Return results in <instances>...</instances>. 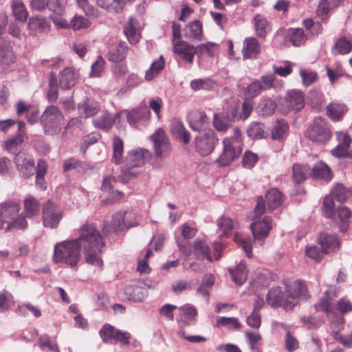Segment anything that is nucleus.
<instances>
[{
    "label": "nucleus",
    "mask_w": 352,
    "mask_h": 352,
    "mask_svg": "<svg viewBox=\"0 0 352 352\" xmlns=\"http://www.w3.org/2000/svg\"><path fill=\"white\" fill-rule=\"evenodd\" d=\"M323 215L329 219H333L335 217V204L333 198L331 195H326L322 203Z\"/></svg>",
    "instance_id": "48"
},
{
    "label": "nucleus",
    "mask_w": 352,
    "mask_h": 352,
    "mask_svg": "<svg viewBox=\"0 0 352 352\" xmlns=\"http://www.w3.org/2000/svg\"><path fill=\"white\" fill-rule=\"evenodd\" d=\"M113 120L108 113H103L93 120L94 125L98 129H107L112 126Z\"/></svg>",
    "instance_id": "51"
},
{
    "label": "nucleus",
    "mask_w": 352,
    "mask_h": 352,
    "mask_svg": "<svg viewBox=\"0 0 352 352\" xmlns=\"http://www.w3.org/2000/svg\"><path fill=\"white\" fill-rule=\"evenodd\" d=\"M256 201L254 208L256 218L251 223L250 229L254 241H261V244H262L272 229V218L266 216L262 220L259 219L261 216L265 212L266 207L262 196H258Z\"/></svg>",
    "instance_id": "3"
},
{
    "label": "nucleus",
    "mask_w": 352,
    "mask_h": 352,
    "mask_svg": "<svg viewBox=\"0 0 352 352\" xmlns=\"http://www.w3.org/2000/svg\"><path fill=\"white\" fill-rule=\"evenodd\" d=\"M263 91L261 82L258 80H255L251 82L246 88L245 95L250 98H255Z\"/></svg>",
    "instance_id": "58"
},
{
    "label": "nucleus",
    "mask_w": 352,
    "mask_h": 352,
    "mask_svg": "<svg viewBox=\"0 0 352 352\" xmlns=\"http://www.w3.org/2000/svg\"><path fill=\"white\" fill-rule=\"evenodd\" d=\"M151 138L153 143L156 157L162 158L170 153L171 146L169 138L163 129H157Z\"/></svg>",
    "instance_id": "11"
},
{
    "label": "nucleus",
    "mask_w": 352,
    "mask_h": 352,
    "mask_svg": "<svg viewBox=\"0 0 352 352\" xmlns=\"http://www.w3.org/2000/svg\"><path fill=\"white\" fill-rule=\"evenodd\" d=\"M104 246L102 236L96 225L85 222L79 228L78 238L55 245L53 259L55 263H64L74 267L80 261V250H82L86 254L87 263L102 267L103 261L99 255Z\"/></svg>",
    "instance_id": "1"
},
{
    "label": "nucleus",
    "mask_w": 352,
    "mask_h": 352,
    "mask_svg": "<svg viewBox=\"0 0 352 352\" xmlns=\"http://www.w3.org/2000/svg\"><path fill=\"white\" fill-rule=\"evenodd\" d=\"M318 242L324 254L333 252L340 249V241L335 234L321 233L318 238Z\"/></svg>",
    "instance_id": "15"
},
{
    "label": "nucleus",
    "mask_w": 352,
    "mask_h": 352,
    "mask_svg": "<svg viewBox=\"0 0 352 352\" xmlns=\"http://www.w3.org/2000/svg\"><path fill=\"white\" fill-rule=\"evenodd\" d=\"M178 309L179 315L177 322L179 325V329H184V327L192 325L195 322L197 311L193 305L186 304L179 307Z\"/></svg>",
    "instance_id": "14"
},
{
    "label": "nucleus",
    "mask_w": 352,
    "mask_h": 352,
    "mask_svg": "<svg viewBox=\"0 0 352 352\" xmlns=\"http://www.w3.org/2000/svg\"><path fill=\"white\" fill-rule=\"evenodd\" d=\"M289 42L295 47H299L305 43L307 37L302 28H290L288 30Z\"/></svg>",
    "instance_id": "35"
},
{
    "label": "nucleus",
    "mask_w": 352,
    "mask_h": 352,
    "mask_svg": "<svg viewBox=\"0 0 352 352\" xmlns=\"http://www.w3.org/2000/svg\"><path fill=\"white\" fill-rule=\"evenodd\" d=\"M287 293L289 296L294 297L295 300V306L298 303V299H307L309 294L305 285L302 280H296L292 285L287 286Z\"/></svg>",
    "instance_id": "17"
},
{
    "label": "nucleus",
    "mask_w": 352,
    "mask_h": 352,
    "mask_svg": "<svg viewBox=\"0 0 352 352\" xmlns=\"http://www.w3.org/2000/svg\"><path fill=\"white\" fill-rule=\"evenodd\" d=\"M124 32L128 41L131 44L137 43L140 38L138 22L131 17L124 27Z\"/></svg>",
    "instance_id": "26"
},
{
    "label": "nucleus",
    "mask_w": 352,
    "mask_h": 352,
    "mask_svg": "<svg viewBox=\"0 0 352 352\" xmlns=\"http://www.w3.org/2000/svg\"><path fill=\"white\" fill-rule=\"evenodd\" d=\"M10 6L16 20L21 22H25L27 20L28 12L22 0H11Z\"/></svg>",
    "instance_id": "32"
},
{
    "label": "nucleus",
    "mask_w": 352,
    "mask_h": 352,
    "mask_svg": "<svg viewBox=\"0 0 352 352\" xmlns=\"http://www.w3.org/2000/svg\"><path fill=\"white\" fill-rule=\"evenodd\" d=\"M184 36L192 41H201L203 36L201 22L196 20L186 25Z\"/></svg>",
    "instance_id": "27"
},
{
    "label": "nucleus",
    "mask_w": 352,
    "mask_h": 352,
    "mask_svg": "<svg viewBox=\"0 0 352 352\" xmlns=\"http://www.w3.org/2000/svg\"><path fill=\"white\" fill-rule=\"evenodd\" d=\"M100 110L99 104L90 98H86L78 104V111L80 118H88L94 116Z\"/></svg>",
    "instance_id": "16"
},
{
    "label": "nucleus",
    "mask_w": 352,
    "mask_h": 352,
    "mask_svg": "<svg viewBox=\"0 0 352 352\" xmlns=\"http://www.w3.org/2000/svg\"><path fill=\"white\" fill-rule=\"evenodd\" d=\"M289 126L284 120H277L272 130V138L274 140H280L285 138L288 133Z\"/></svg>",
    "instance_id": "34"
},
{
    "label": "nucleus",
    "mask_w": 352,
    "mask_h": 352,
    "mask_svg": "<svg viewBox=\"0 0 352 352\" xmlns=\"http://www.w3.org/2000/svg\"><path fill=\"white\" fill-rule=\"evenodd\" d=\"M310 173L311 168L307 164L295 163L292 165V179L296 184L304 182Z\"/></svg>",
    "instance_id": "21"
},
{
    "label": "nucleus",
    "mask_w": 352,
    "mask_h": 352,
    "mask_svg": "<svg viewBox=\"0 0 352 352\" xmlns=\"http://www.w3.org/2000/svg\"><path fill=\"white\" fill-rule=\"evenodd\" d=\"M219 143L217 133L212 129L200 132L195 138V149L202 156L211 153Z\"/></svg>",
    "instance_id": "9"
},
{
    "label": "nucleus",
    "mask_w": 352,
    "mask_h": 352,
    "mask_svg": "<svg viewBox=\"0 0 352 352\" xmlns=\"http://www.w3.org/2000/svg\"><path fill=\"white\" fill-rule=\"evenodd\" d=\"M335 47L341 54H349L352 50V40L345 36L341 37L337 41Z\"/></svg>",
    "instance_id": "54"
},
{
    "label": "nucleus",
    "mask_w": 352,
    "mask_h": 352,
    "mask_svg": "<svg viewBox=\"0 0 352 352\" xmlns=\"http://www.w3.org/2000/svg\"><path fill=\"white\" fill-rule=\"evenodd\" d=\"M72 26L74 30H80L82 28H87L90 26V21L81 16H75L72 21Z\"/></svg>",
    "instance_id": "63"
},
{
    "label": "nucleus",
    "mask_w": 352,
    "mask_h": 352,
    "mask_svg": "<svg viewBox=\"0 0 352 352\" xmlns=\"http://www.w3.org/2000/svg\"><path fill=\"white\" fill-rule=\"evenodd\" d=\"M164 67V60L162 56H160V58L154 60L150 68L146 72L145 78L147 80H153L157 76L160 71L163 69Z\"/></svg>",
    "instance_id": "44"
},
{
    "label": "nucleus",
    "mask_w": 352,
    "mask_h": 352,
    "mask_svg": "<svg viewBox=\"0 0 352 352\" xmlns=\"http://www.w3.org/2000/svg\"><path fill=\"white\" fill-rule=\"evenodd\" d=\"M149 115L150 112L146 108L135 109L127 112L126 119L131 126H135L140 120L148 119Z\"/></svg>",
    "instance_id": "33"
},
{
    "label": "nucleus",
    "mask_w": 352,
    "mask_h": 352,
    "mask_svg": "<svg viewBox=\"0 0 352 352\" xmlns=\"http://www.w3.org/2000/svg\"><path fill=\"white\" fill-rule=\"evenodd\" d=\"M50 22L45 16L36 15L31 16L28 23V29L30 31L43 33L50 30Z\"/></svg>",
    "instance_id": "19"
},
{
    "label": "nucleus",
    "mask_w": 352,
    "mask_h": 352,
    "mask_svg": "<svg viewBox=\"0 0 352 352\" xmlns=\"http://www.w3.org/2000/svg\"><path fill=\"white\" fill-rule=\"evenodd\" d=\"M276 103L274 100L267 97H263L258 106V112L262 116H270L274 113Z\"/></svg>",
    "instance_id": "37"
},
{
    "label": "nucleus",
    "mask_w": 352,
    "mask_h": 352,
    "mask_svg": "<svg viewBox=\"0 0 352 352\" xmlns=\"http://www.w3.org/2000/svg\"><path fill=\"white\" fill-rule=\"evenodd\" d=\"M300 75L302 78L304 85L306 87L309 86L311 84L314 83L318 78L316 72H307L304 69L300 70Z\"/></svg>",
    "instance_id": "62"
},
{
    "label": "nucleus",
    "mask_w": 352,
    "mask_h": 352,
    "mask_svg": "<svg viewBox=\"0 0 352 352\" xmlns=\"http://www.w3.org/2000/svg\"><path fill=\"white\" fill-rule=\"evenodd\" d=\"M219 228L226 235L232 230L238 228V223L228 217L223 216L217 221Z\"/></svg>",
    "instance_id": "46"
},
{
    "label": "nucleus",
    "mask_w": 352,
    "mask_h": 352,
    "mask_svg": "<svg viewBox=\"0 0 352 352\" xmlns=\"http://www.w3.org/2000/svg\"><path fill=\"white\" fill-rule=\"evenodd\" d=\"M261 51V46L256 38H246L243 42L242 49L244 59L255 58Z\"/></svg>",
    "instance_id": "20"
},
{
    "label": "nucleus",
    "mask_w": 352,
    "mask_h": 352,
    "mask_svg": "<svg viewBox=\"0 0 352 352\" xmlns=\"http://www.w3.org/2000/svg\"><path fill=\"white\" fill-rule=\"evenodd\" d=\"M234 240L243 250L248 258L252 257V240L250 237L236 233Z\"/></svg>",
    "instance_id": "41"
},
{
    "label": "nucleus",
    "mask_w": 352,
    "mask_h": 352,
    "mask_svg": "<svg viewBox=\"0 0 352 352\" xmlns=\"http://www.w3.org/2000/svg\"><path fill=\"white\" fill-rule=\"evenodd\" d=\"M192 247L194 250V254L198 259L203 261L206 258L210 262L212 261V258L210 255V249L203 240L199 238L195 239Z\"/></svg>",
    "instance_id": "22"
},
{
    "label": "nucleus",
    "mask_w": 352,
    "mask_h": 352,
    "mask_svg": "<svg viewBox=\"0 0 352 352\" xmlns=\"http://www.w3.org/2000/svg\"><path fill=\"white\" fill-rule=\"evenodd\" d=\"M254 27L256 35L261 38H265L271 27L267 19L261 14L254 17Z\"/></svg>",
    "instance_id": "39"
},
{
    "label": "nucleus",
    "mask_w": 352,
    "mask_h": 352,
    "mask_svg": "<svg viewBox=\"0 0 352 352\" xmlns=\"http://www.w3.org/2000/svg\"><path fill=\"white\" fill-rule=\"evenodd\" d=\"M337 138L340 143L338 146L331 150V154L338 158L352 157L350 145L352 142V138L346 133H338Z\"/></svg>",
    "instance_id": "13"
},
{
    "label": "nucleus",
    "mask_w": 352,
    "mask_h": 352,
    "mask_svg": "<svg viewBox=\"0 0 352 352\" xmlns=\"http://www.w3.org/2000/svg\"><path fill=\"white\" fill-rule=\"evenodd\" d=\"M59 85L63 89H69L76 82V76L72 68L67 67L63 69L59 76Z\"/></svg>",
    "instance_id": "28"
},
{
    "label": "nucleus",
    "mask_w": 352,
    "mask_h": 352,
    "mask_svg": "<svg viewBox=\"0 0 352 352\" xmlns=\"http://www.w3.org/2000/svg\"><path fill=\"white\" fill-rule=\"evenodd\" d=\"M217 47L218 45L212 42H208L194 47L186 41H179L175 44L174 52L181 55L186 61L192 63L195 54L198 57H201L205 54L212 56V49Z\"/></svg>",
    "instance_id": "5"
},
{
    "label": "nucleus",
    "mask_w": 352,
    "mask_h": 352,
    "mask_svg": "<svg viewBox=\"0 0 352 352\" xmlns=\"http://www.w3.org/2000/svg\"><path fill=\"white\" fill-rule=\"evenodd\" d=\"M63 115L60 110L54 105L47 107L41 116V123L45 134L56 135L63 126Z\"/></svg>",
    "instance_id": "6"
},
{
    "label": "nucleus",
    "mask_w": 352,
    "mask_h": 352,
    "mask_svg": "<svg viewBox=\"0 0 352 352\" xmlns=\"http://www.w3.org/2000/svg\"><path fill=\"white\" fill-rule=\"evenodd\" d=\"M266 301L272 307H282L285 311L292 310L295 307L294 297L288 295L287 288L283 290L280 287H272L269 290Z\"/></svg>",
    "instance_id": "8"
},
{
    "label": "nucleus",
    "mask_w": 352,
    "mask_h": 352,
    "mask_svg": "<svg viewBox=\"0 0 352 352\" xmlns=\"http://www.w3.org/2000/svg\"><path fill=\"white\" fill-rule=\"evenodd\" d=\"M151 152L147 149L137 148L128 152L121 172L127 178L132 179L141 173V168L150 159Z\"/></svg>",
    "instance_id": "4"
},
{
    "label": "nucleus",
    "mask_w": 352,
    "mask_h": 352,
    "mask_svg": "<svg viewBox=\"0 0 352 352\" xmlns=\"http://www.w3.org/2000/svg\"><path fill=\"white\" fill-rule=\"evenodd\" d=\"M258 160L256 153L250 151H246L243 156L242 165L247 168H252Z\"/></svg>",
    "instance_id": "60"
},
{
    "label": "nucleus",
    "mask_w": 352,
    "mask_h": 352,
    "mask_svg": "<svg viewBox=\"0 0 352 352\" xmlns=\"http://www.w3.org/2000/svg\"><path fill=\"white\" fill-rule=\"evenodd\" d=\"M349 190L342 184H338L332 190L331 195L340 202L345 201L349 196Z\"/></svg>",
    "instance_id": "53"
},
{
    "label": "nucleus",
    "mask_w": 352,
    "mask_h": 352,
    "mask_svg": "<svg viewBox=\"0 0 352 352\" xmlns=\"http://www.w3.org/2000/svg\"><path fill=\"white\" fill-rule=\"evenodd\" d=\"M265 199L269 210L276 209L283 203V196L281 192L276 188H272L266 192Z\"/></svg>",
    "instance_id": "23"
},
{
    "label": "nucleus",
    "mask_w": 352,
    "mask_h": 352,
    "mask_svg": "<svg viewBox=\"0 0 352 352\" xmlns=\"http://www.w3.org/2000/svg\"><path fill=\"white\" fill-rule=\"evenodd\" d=\"M347 111V107L344 104L331 102L327 107V116L333 121L341 120Z\"/></svg>",
    "instance_id": "30"
},
{
    "label": "nucleus",
    "mask_w": 352,
    "mask_h": 352,
    "mask_svg": "<svg viewBox=\"0 0 352 352\" xmlns=\"http://www.w3.org/2000/svg\"><path fill=\"white\" fill-rule=\"evenodd\" d=\"M14 162L17 170L23 177L28 178L34 175L36 170L34 161L28 153L19 151L15 155Z\"/></svg>",
    "instance_id": "12"
},
{
    "label": "nucleus",
    "mask_w": 352,
    "mask_h": 352,
    "mask_svg": "<svg viewBox=\"0 0 352 352\" xmlns=\"http://www.w3.org/2000/svg\"><path fill=\"white\" fill-rule=\"evenodd\" d=\"M231 125V120L229 116L223 114H214L213 126L218 131H225Z\"/></svg>",
    "instance_id": "47"
},
{
    "label": "nucleus",
    "mask_w": 352,
    "mask_h": 352,
    "mask_svg": "<svg viewBox=\"0 0 352 352\" xmlns=\"http://www.w3.org/2000/svg\"><path fill=\"white\" fill-rule=\"evenodd\" d=\"M228 271L232 281L236 285H241L245 282L248 272L246 270V265L243 262H241L234 269L229 267Z\"/></svg>",
    "instance_id": "29"
},
{
    "label": "nucleus",
    "mask_w": 352,
    "mask_h": 352,
    "mask_svg": "<svg viewBox=\"0 0 352 352\" xmlns=\"http://www.w3.org/2000/svg\"><path fill=\"white\" fill-rule=\"evenodd\" d=\"M305 135L312 142L326 143L332 135L331 124L325 118L316 117L305 131Z\"/></svg>",
    "instance_id": "7"
},
{
    "label": "nucleus",
    "mask_w": 352,
    "mask_h": 352,
    "mask_svg": "<svg viewBox=\"0 0 352 352\" xmlns=\"http://www.w3.org/2000/svg\"><path fill=\"white\" fill-rule=\"evenodd\" d=\"M338 215L342 222L340 231L344 232L348 228V219L351 217V212L348 207L340 206L338 208Z\"/></svg>",
    "instance_id": "55"
},
{
    "label": "nucleus",
    "mask_w": 352,
    "mask_h": 352,
    "mask_svg": "<svg viewBox=\"0 0 352 352\" xmlns=\"http://www.w3.org/2000/svg\"><path fill=\"white\" fill-rule=\"evenodd\" d=\"M304 326L308 329H316L322 324V320L320 318L311 316H304L302 318Z\"/></svg>",
    "instance_id": "64"
},
{
    "label": "nucleus",
    "mask_w": 352,
    "mask_h": 352,
    "mask_svg": "<svg viewBox=\"0 0 352 352\" xmlns=\"http://www.w3.org/2000/svg\"><path fill=\"white\" fill-rule=\"evenodd\" d=\"M247 133L248 137L253 140L262 139L267 135L263 124L257 122L250 124L247 130Z\"/></svg>",
    "instance_id": "42"
},
{
    "label": "nucleus",
    "mask_w": 352,
    "mask_h": 352,
    "mask_svg": "<svg viewBox=\"0 0 352 352\" xmlns=\"http://www.w3.org/2000/svg\"><path fill=\"white\" fill-rule=\"evenodd\" d=\"M27 311H30L36 317L38 318L41 316V312L38 307H35L30 303H25L18 307L17 313L19 315L25 316Z\"/></svg>",
    "instance_id": "59"
},
{
    "label": "nucleus",
    "mask_w": 352,
    "mask_h": 352,
    "mask_svg": "<svg viewBox=\"0 0 352 352\" xmlns=\"http://www.w3.org/2000/svg\"><path fill=\"white\" fill-rule=\"evenodd\" d=\"M21 205L16 201H5L0 204V217L3 223L12 219L13 217L19 213Z\"/></svg>",
    "instance_id": "18"
},
{
    "label": "nucleus",
    "mask_w": 352,
    "mask_h": 352,
    "mask_svg": "<svg viewBox=\"0 0 352 352\" xmlns=\"http://www.w3.org/2000/svg\"><path fill=\"white\" fill-rule=\"evenodd\" d=\"M39 344L42 350L47 349V352H60L57 344L51 341L47 335L41 336L39 338Z\"/></svg>",
    "instance_id": "56"
},
{
    "label": "nucleus",
    "mask_w": 352,
    "mask_h": 352,
    "mask_svg": "<svg viewBox=\"0 0 352 352\" xmlns=\"http://www.w3.org/2000/svg\"><path fill=\"white\" fill-rule=\"evenodd\" d=\"M304 104V97L302 92L296 90L289 92L287 105L290 109L299 111L303 108Z\"/></svg>",
    "instance_id": "31"
},
{
    "label": "nucleus",
    "mask_w": 352,
    "mask_h": 352,
    "mask_svg": "<svg viewBox=\"0 0 352 352\" xmlns=\"http://www.w3.org/2000/svg\"><path fill=\"white\" fill-rule=\"evenodd\" d=\"M104 60L101 56H98L96 61L91 65V76L98 77L104 69Z\"/></svg>",
    "instance_id": "61"
},
{
    "label": "nucleus",
    "mask_w": 352,
    "mask_h": 352,
    "mask_svg": "<svg viewBox=\"0 0 352 352\" xmlns=\"http://www.w3.org/2000/svg\"><path fill=\"white\" fill-rule=\"evenodd\" d=\"M311 176L315 179L329 182L332 179L333 174L330 168L326 164L320 162L313 167Z\"/></svg>",
    "instance_id": "25"
},
{
    "label": "nucleus",
    "mask_w": 352,
    "mask_h": 352,
    "mask_svg": "<svg viewBox=\"0 0 352 352\" xmlns=\"http://www.w3.org/2000/svg\"><path fill=\"white\" fill-rule=\"evenodd\" d=\"M38 201L31 195H28L24 200V212H23L28 218H31L38 213L39 211Z\"/></svg>",
    "instance_id": "40"
},
{
    "label": "nucleus",
    "mask_w": 352,
    "mask_h": 352,
    "mask_svg": "<svg viewBox=\"0 0 352 352\" xmlns=\"http://www.w3.org/2000/svg\"><path fill=\"white\" fill-rule=\"evenodd\" d=\"M113 156L112 160L116 164H120L122 162L123 154V141L118 136H115L113 138Z\"/></svg>",
    "instance_id": "43"
},
{
    "label": "nucleus",
    "mask_w": 352,
    "mask_h": 352,
    "mask_svg": "<svg viewBox=\"0 0 352 352\" xmlns=\"http://www.w3.org/2000/svg\"><path fill=\"white\" fill-rule=\"evenodd\" d=\"M24 140L25 136L16 135L14 138L6 141L4 146L8 152L15 153L19 151Z\"/></svg>",
    "instance_id": "50"
},
{
    "label": "nucleus",
    "mask_w": 352,
    "mask_h": 352,
    "mask_svg": "<svg viewBox=\"0 0 352 352\" xmlns=\"http://www.w3.org/2000/svg\"><path fill=\"white\" fill-rule=\"evenodd\" d=\"M171 133L173 135L184 144L190 141V133L184 127L183 123L179 120H175L172 123Z\"/></svg>",
    "instance_id": "24"
},
{
    "label": "nucleus",
    "mask_w": 352,
    "mask_h": 352,
    "mask_svg": "<svg viewBox=\"0 0 352 352\" xmlns=\"http://www.w3.org/2000/svg\"><path fill=\"white\" fill-rule=\"evenodd\" d=\"M28 217L22 212L18 217L14 218L11 222H10L6 228V231L8 232L12 230V229L21 230L25 229L27 227L28 223L26 221V218Z\"/></svg>",
    "instance_id": "52"
},
{
    "label": "nucleus",
    "mask_w": 352,
    "mask_h": 352,
    "mask_svg": "<svg viewBox=\"0 0 352 352\" xmlns=\"http://www.w3.org/2000/svg\"><path fill=\"white\" fill-rule=\"evenodd\" d=\"M116 331L117 329H115L112 325L109 324H105L100 330L99 333L103 342H107L109 340L114 339Z\"/></svg>",
    "instance_id": "57"
},
{
    "label": "nucleus",
    "mask_w": 352,
    "mask_h": 352,
    "mask_svg": "<svg viewBox=\"0 0 352 352\" xmlns=\"http://www.w3.org/2000/svg\"><path fill=\"white\" fill-rule=\"evenodd\" d=\"M42 220L45 227L54 228L58 226L63 217L60 208L48 200L42 208Z\"/></svg>",
    "instance_id": "10"
},
{
    "label": "nucleus",
    "mask_w": 352,
    "mask_h": 352,
    "mask_svg": "<svg viewBox=\"0 0 352 352\" xmlns=\"http://www.w3.org/2000/svg\"><path fill=\"white\" fill-rule=\"evenodd\" d=\"M215 85L214 81L210 78L196 79L190 82V87L195 91L200 89L211 90Z\"/></svg>",
    "instance_id": "49"
},
{
    "label": "nucleus",
    "mask_w": 352,
    "mask_h": 352,
    "mask_svg": "<svg viewBox=\"0 0 352 352\" xmlns=\"http://www.w3.org/2000/svg\"><path fill=\"white\" fill-rule=\"evenodd\" d=\"M127 46L124 43H120L116 47L111 50L108 54L107 58L109 61L113 63L121 62L126 56Z\"/></svg>",
    "instance_id": "38"
},
{
    "label": "nucleus",
    "mask_w": 352,
    "mask_h": 352,
    "mask_svg": "<svg viewBox=\"0 0 352 352\" xmlns=\"http://www.w3.org/2000/svg\"><path fill=\"white\" fill-rule=\"evenodd\" d=\"M125 223L124 212V211L120 210L113 215L109 227L111 231H122L126 228Z\"/></svg>",
    "instance_id": "45"
},
{
    "label": "nucleus",
    "mask_w": 352,
    "mask_h": 352,
    "mask_svg": "<svg viewBox=\"0 0 352 352\" xmlns=\"http://www.w3.org/2000/svg\"><path fill=\"white\" fill-rule=\"evenodd\" d=\"M223 145L222 153L217 160V162L220 166H225L229 165L241 154L243 142L240 129L238 127L233 128L232 135L223 139Z\"/></svg>",
    "instance_id": "2"
},
{
    "label": "nucleus",
    "mask_w": 352,
    "mask_h": 352,
    "mask_svg": "<svg viewBox=\"0 0 352 352\" xmlns=\"http://www.w3.org/2000/svg\"><path fill=\"white\" fill-rule=\"evenodd\" d=\"M125 292L129 298L133 301L141 302L147 296L146 289L141 286L129 285L126 287Z\"/></svg>",
    "instance_id": "36"
}]
</instances>
